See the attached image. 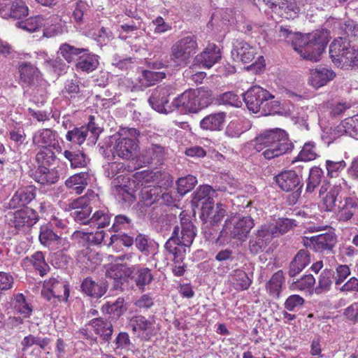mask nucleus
<instances>
[{
  "mask_svg": "<svg viewBox=\"0 0 358 358\" xmlns=\"http://www.w3.org/2000/svg\"><path fill=\"white\" fill-rule=\"evenodd\" d=\"M280 41L289 43L293 49L303 58L317 62L329 42V33L327 30H316L303 35L295 32L287 27L280 26L277 31Z\"/></svg>",
  "mask_w": 358,
  "mask_h": 358,
  "instance_id": "nucleus-1",
  "label": "nucleus"
},
{
  "mask_svg": "<svg viewBox=\"0 0 358 358\" xmlns=\"http://www.w3.org/2000/svg\"><path fill=\"white\" fill-rule=\"evenodd\" d=\"M179 218L180 225L174 227L171 237L164 245L166 251L173 255L177 263L182 262L196 236V227L185 211L180 213Z\"/></svg>",
  "mask_w": 358,
  "mask_h": 358,
  "instance_id": "nucleus-2",
  "label": "nucleus"
},
{
  "mask_svg": "<svg viewBox=\"0 0 358 358\" xmlns=\"http://www.w3.org/2000/svg\"><path fill=\"white\" fill-rule=\"evenodd\" d=\"M107 275L114 281L113 289L121 291L125 289L129 281L134 283L139 290L144 291L145 286L153 280L151 270L139 266L115 264L107 271Z\"/></svg>",
  "mask_w": 358,
  "mask_h": 358,
  "instance_id": "nucleus-3",
  "label": "nucleus"
},
{
  "mask_svg": "<svg viewBox=\"0 0 358 358\" xmlns=\"http://www.w3.org/2000/svg\"><path fill=\"white\" fill-rule=\"evenodd\" d=\"M255 149L266 159L281 156L293 149L286 132L278 128L265 130L255 138Z\"/></svg>",
  "mask_w": 358,
  "mask_h": 358,
  "instance_id": "nucleus-4",
  "label": "nucleus"
},
{
  "mask_svg": "<svg viewBox=\"0 0 358 358\" xmlns=\"http://www.w3.org/2000/svg\"><path fill=\"white\" fill-rule=\"evenodd\" d=\"M140 132L135 128H121L112 136L111 152L122 159H134L138 148Z\"/></svg>",
  "mask_w": 358,
  "mask_h": 358,
  "instance_id": "nucleus-5",
  "label": "nucleus"
},
{
  "mask_svg": "<svg viewBox=\"0 0 358 358\" xmlns=\"http://www.w3.org/2000/svg\"><path fill=\"white\" fill-rule=\"evenodd\" d=\"M212 101V92L206 87L185 91L173 102V107L183 112L196 113L206 108Z\"/></svg>",
  "mask_w": 358,
  "mask_h": 358,
  "instance_id": "nucleus-6",
  "label": "nucleus"
},
{
  "mask_svg": "<svg viewBox=\"0 0 358 358\" xmlns=\"http://www.w3.org/2000/svg\"><path fill=\"white\" fill-rule=\"evenodd\" d=\"M197 50L198 44L194 36L188 35L181 38L176 41L171 48V65L174 67L187 66Z\"/></svg>",
  "mask_w": 358,
  "mask_h": 358,
  "instance_id": "nucleus-7",
  "label": "nucleus"
},
{
  "mask_svg": "<svg viewBox=\"0 0 358 358\" xmlns=\"http://www.w3.org/2000/svg\"><path fill=\"white\" fill-rule=\"evenodd\" d=\"M254 226V220L249 216L234 219L230 222L226 221L220 236L245 241Z\"/></svg>",
  "mask_w": 358,
  "mask_h": 358,
  "instance_id": "nucleus-8",
  "label": "nucleus"
},
{
  "mask_svg": "<svg viewBox=\"0 0 358 358\" xmlns=\"http://www.w3.org/2000/svg\"><path fill=\"white\" fill-rule=\"evenodd\" d=\"M69 287L67 282L59 277H52L43 282L41 295L48 301L57 299L58 301H67L69 296Z\"/></svg>",
  "mask_w": 358,
  "mask_h": 358,
  "instance_id": "nucleus-9",
  "label": "nucleus"
},
{
  "mask_svg": "<svg viewBox=\"0 0 358 358\" xmlns=\"http://www.w3.org/2000/svg\"><path fill=\"white\" fill-rule=\"evenodd\" d=\"M93 120L94 117L91 116L90 121L86 126L75 127L69 130L66 134V140L78 145H82L87 140L90 143L94 144L99 138L101 129L95 125Z\"/></svg>",
  "mask_w": 358,
  "mask_h": 358,
  "instance_id": "nucleus-10",
  "label": "nucleus"
},
{
  "mask_svg": "<svg viewBox=\"0 0 358 358\" xmlns=\"http://www.w3.org/2000/svg\"><path fill=\"white\" fill-rule=\"evenodd\" d=\"M243 97L248 110L257 113L261 108H264L268 105L267 101L274 96L259 86H253L243 94Z\"/></svg>",
  "mask_w": 358,
  "mask_h": 358,
  "instance_id": "nucleus-11",
  "label": "nucleus"
},
{
  "mask_svg": "<svg viewBox=\"0 0 358 358\" xmlns=\"http://www.w3.org/2000/svg\"><path fill=\"white\" fill-rule=\"evenodd\" d=\"M270 224L261 225L252 236L250 243V251L258 254L266 248L268 244L276 237Z\"/></svg>",
  "mask_w": 358,
  "mask_h": 358,
  "instance_id": "nucleus-12",
  "label": "nucleus"
},
{
  "mask_svg": "<svg viewBox=\"0 0 358 358\" xmlns=\"http://www.w3.org/2000/svg\"><path fill=\"white\" fill-rule=\"evenodd\" d=\"M336 243V236L334 232H327L303 238V245L317 252H331Z\"/></svg>",
  "mask_w": 358,
  "mask_h": 358,
  "instance_id": "nucleus-13",
  "label": "nucleus"
},
{
  "mask_svg": "<svg viewBox=\"0 0 358 358\" xmlns=\"http://www.w3.org/2000/svg\"><path fill=\"white\" fill-rule=\"evenodd\" d=\"M32 145L37 148H53L61 150L59 134L50 128H41L33 133Z\"/></svg>",
  "mask_w": 358,
  "mask_h": 358,
  "instance_id": "nucleus-14",
  "label": "nucleus"
},
{
  "mask_svg": "<svg viewBox=\"0 0 358 358\" xmlns=\"http://www.w3.org/2000/svg\"><path fill=\"white\" fill-rule=\"evenodd\" d=\"M257 54V48L241 38L234 39L231 51L234 62L247 64L251 62Z\"/></svg>",
  "mask_w": 358,
  "mask_h": 358,
  "instance_id": "nucleus-15",
  "label": "nucleus"
},
{
  "mask_svg": "<svg viewBox=\"0 0 358 358\" xmlns=\"http://www.w3.org/2000/svg\"><path fill=\"white\" fill-rule=\"evenodd\" d=\"M171 89L168 87L159 86L155 89L148 99L152 108L162 113H169L173 110V105L169 104V96Z\"/></svg>",
  "mask_w": 358,
  "mask_h": 358,
  "instance_id": "nucleus-16",
  "label": "nucleus"
},
{
  "mask_svg": "<svg viewBox=\"0 0 358 358\" xmlns=\"http://www.w3.org/2000/svg\"><path fill=\"white\" fill-rule=\"evenodd\" d=\"M40 243L50 250H63L68 245L66 238L56 234L48 226H42L39 234Z\"/></svg>",
  "mask_w": 358,
  "mask_h": 358,
  "instance_id": "nucleus-17",
  "label": "nucleus"
},
{
  "mask_svg": "<svg viewBox=\"0 0 358 358\" xmlns=\"http://www.w3.org/2000/svg\"><path fill=\"white\" fill-rule=\"evenodd\" d=\"M274 179L279 188L285 192H291L296 188L303 187L299 176L293 170L283 171L276 175Z\"/></svg>",
  "mask_w": 358,
  "mask_h": 358,
  "instance_id": "nucleus-18",
  "label": "nucleus"
},
{
  "mask_svg": "<svg viewBox=\"0 0 358 358\" xmlns=\"http://www.w3.org/2000/svg\"><path fill=\"white\" fill-rule=\"evenodd\" d=\"M80 289L87 296L99 299L106 294L108 289V282L104 279H99L95 281L91 277H87L83 280Z\"/></svg>",
  "mask_w": 358,
  "mask_h": 358,
  "instance_id": "nucleus-19",
  "label": "nucleus"
},
{
  "mask_svg": "<svg viewBox=\"0 0 358 358\" xmlns=\"http://www.w3.org/2000/svg\"><path fill=\"white\" fill-rule=\"evenodd\" d=\"M36 195V188L33 185L20 188L10 199L8 206L10 208L23 207L29 204Z\"/></svg>",
  "mask_w": 358,
  "mask_h": 358,
  "instance_id": "nucleus-20",
  "label": "nucleus"
},
{
  "mask_svg": "<svg viewBox=\"0 0 358 358\" xmlns=\"http://www.w3.org/2000/svg\"><path fill=\"white\" fill-rule=\"evenodd\" d=\"M226 118L225 112L210 113L201 120L199 127L203 131H220L224 128Z\"/></svg>",
  "mask_w": 358,
  "mask_h": 358,
  "instance_id": "nucleus-21",
  "label": "nucleus"
},
{
  "mask_svg": "<svg viewBox=\"0 0 358 358\" xmlns=\"http://www.w3.org/2000/svg\"><path fill=\"white\" fill-rule=\"evenodd\" d=\"M87 199L85 197H80L75 200L71 204L73 208L71 215L77 222L90 225L92 207L87 203Z\"/></svg>",
  "mask_w": 358,
  "mask_h": 358,
  "instance_id": "nucleus-22",
  "label": "nucleus"
},
{
  "mask_svg": "<svg viewBox=\"0 0 358 358\" xmlns=\"http://www.w3.org/2000/svg\"><path fill=\"white\" fill-rule=\"evenodd\" d=\"M215 191L210 185L200 186L194 193L192 205L196 208L208 207L214 204L213 196Z\"/></svg>",
  "mask_w": 358,
  "mask_h": 358,
  "instance_id": "nucleus-23",
  "label": "nucleus"
},
{
  "mask_svg": "<svg viewBox=\"0 0 358 358\" xmlns=\"http://www.w3.org/2000/svg\"><path fill=\"white\" fill-rule=\"evenodd\" d=\"M221 57L220 48L215 44H209L195 59L203 67L210 69L220 60Z\"/></svg>",
  "mask_w": 358,
  "mask_h": 358,
  "instance_id": "nucleus-24",
  "label": "nucleus"
},
{
  "mask_svg": "<svg viewBox=\"0 0 358 358\" xmlns=\"http://www.w3.org/2000/svg\"><path fill=\"white\" fill-rule=\"evenodd\" d=\"M99 66V56L89 51L83 52L80 55L75 64L76 70L85 73H90L98 69Z\"/></svg>",
  "mask_w": 358,
  "mask_h": 358,
  "instance_id": "nucleus-25",
  "label": "nucleus"
},
{
  "mask_svg": "<svg viewBox=\"0 0 358 358\" xmlns=\"http://www.w3.org/2000/svg\"><path fill=\"white\" fill-rule=\"evenodd\" d=\"M129 325L134 332H138L146 341L152 336L153 322L147 320L144 316L137 315L130 320Z\"/></svg>",
  "mask_w": 358,
  "mask_h": 358,
  "instance_id": "nucleus-26",
  "label": "nucleus"
},
{
  "mask_svg": "<svg viewBox=\"0 0 358 358\" xmlns=\"http://www.w3.org/2000/svg\"><path fill=\"white\" fill-rule=\"evenodd\" d=\"M358 199L355 197H345L341 201L338 207L337 218L340 222H348L354 216H357L358 210Z\"/></svg>",
  "mask_w": 358,
  "mask_h": 358,
  "instance_id": "nucleus-27",
  "label": "nucleus"
},
{
  "mask_svg": "<svg viewBox=\"0 0 358 358\" xmlns=\"http://www.w3.org/2000/svg\"><path fill=\"white\" fill-rule=\"evenodd\" d=\"M351 47L350 42L344 38L335 39L329 46V55L332 62L337 66L342 64L345 53Z\"/></svg>",
  "mask_w": 358,
  "mask_h": 358,
  "instance_id": "nucleus-28",
  "label": "nucleus"
},
{
  "mask_svg": "<svg viewBox=\"0 0 358 358\" xmlns=\"http://www.w3.org/2000/svg\"><path fill=\"white\" fill-rule=\"evenodd\" d=\"M311 262L310 252L304 249L297 252L289 263L288 275L295 277L299 274Z\"/></svg>",
  "mask_w": 358,
  "mask_h": 358,
  "instance_id": "nucleus-29",
  "label": "nucleus"
},
{
  "mask_svg": "<svg viewBox=\"0 0 358 358\" xmlns=\"http://www.w3.org/2000/svg\"><path fill=\"white\" fill-rule=\"evenodd\" d=\"M336 76L335 73L327 68L319 67L310 71L308 83L315 88L325 85Z\"/></svg>",
  "mask_w": 358,
  "mask_h": 358,
  "instance_id": "nucleus-30",
  "label": "nucleus"
},
{
  "mask_svg": "<svg viewBox=\"0 0 358 358\" xmlns=\"http://www.w3.org/2000/svg\"><path fill=\"white\" fill-rule=\"evenodd\" d=\"M225 214L226 210L222 203H217L215 206L213 204L208 207H203L201 218L211 225H216L222 221Z\"/></svg>",
  "mask_w": 358,
  "mask_h": 358,
  "instance_id": "nucleus-31",
  "label": "nucleus"
},
{
  "mask_svg": "<svg viewBox=\"0 0 358 358\" xmlns=\"http://www.w3.org/2000/svg\"><path fill=\"white\" fill-rule=\"evenodd\" d=\"M38 216L35 210L31 208H26L17 210L13 214V223L15 228L31 227L37 222Z\"/></svg>",
  "mask_w": 358,
  "mask_h": 358,
  "instance_id": "nucleus-32",
  "label": "nucleus"
},
{
  "mask_svg": "<svg viewBox=\"0 0 358 358\" xmlns=\"http://www.w3.org/2000/svg\"><path fill=\"white\" fill-rule=\"evenodd\" d=\"M91 325L94 331L99 335L101 339V344H109L111 340L113 327L110 322L103 320L102 318H95L91 320Z\"/></svg>",
  "mask_w": 358,
  "mask_h": 358,
  "instance_id": "nucleus-33",
  "label": "nucleus"
},
{
  "mask_svg": "<svg viewBox=\"0 0 358 358\" xmlns=\"http://www.w3.org/2000/svg\"><path fill=\"white\" fill-rule=\"evenodd\" d=\"M34 177L37 182L43 185H48L57 182L59 174L55 169H49L47 166H38L35 172Z\"/></svg>",
  "mask_w": 358,
  "mask_h": 358,
  "instance_id": "nucleus-34",
  "label": "nucleus"
},
{
  "mask_svg": "<svg viewBox=\"0 0 358 358\" xmlns=\"http://www.w3.org/2000/svg\"><path fill=\"white\" fill-rule=\"evenodd\" d=\"M229 280L234 288L238 291L248 289L252 283V279L241 269L233 271L229 276Z\"/></svg>",
  "mask_w": 358,
  "mask_h": 358,
  "instance_id": "nucleus-35",
  "label": "nucleus"
},
{
  "mask_svg": "<svg viewBox=\"0 0 358 358\" xmlns=\"http://www.w3.org/2000/svg\"><path fill=\"white\" fill-rule=\"evenodd\" d=\"M285 3L277 14L287 19L295 18L304 7L306 0H286Z\"/></svg>",
  "mask_w": 358,
  "mask_h": 358,
  "instance_id": "nucleus-36",
  "label": "nucleus"
},
{
  "mask_svg": "<svg viewBox=\"0 0 358 358\" xmlns=\"http://www.w3.org/2000/svg\"><path fill=\"white\" fill-rule=\"evenodd\" d=\"M89 175L87 172H81L69 177L65 182L66 186L80 194L87 185Z\"/></svg>",
  "mask_w": 358,
  "mask_h": 358,
  "instance_id": "nucleus-37",
  "label": "nucleus"
},
{
  "mask_svg": "<svg viewBox=\"0 0 358 358\" xmlns=\"http://www.w3.org/2000/svg\"><path fill=\"white\" fill-rule=\"evenodd\" d=\"M162 192L159 185L145 186L141 189V201L144 206H150L159 199Z\"/></svg>",
  "mask_w": 358,
  "mask_h": 358,
  "instance_id": "nucleus-38",
  "label": "nucleus"
},
{
  "mask_svg": "<svg viewBox=\"0 0 358 358\" xmlns=\"http://www.w3.org/2000/svg\"><path fill=\"white\" fill-rule=\"evenodd\" d=\"M63 155L70 162L71 167L73 169L85 167L90 162V159L80 150L71 151L66 150L64 151Z\"/></svg>",
  "mask_w": 358,
  "mask_h": 358,
  "instance_id": "nucleus-39",
  "label": "nucleus"
},
{
  "mask_svg": "<svg viewBox=\"0 0 358 358\" xmlns=\"http://www.w3.org/2000/svg\"><path fill=\"white\" fill-rule=\"evenodd\" d=\"M284 281L285 278L282 271H278L272 275L266 286L267 292L271 296L276 299L280 297Z\"/></svg>",
  "mask_w": 358,
  "mask_h": 358,
  "instance_id": "nucleus-40",
  "label": "nucleus"
},
{
  "mask_svg": "<svg viewBox=\"0 0 358 358\" xmlns=\"http://www.w3.org/2000/svg\"><path fill=\"white\" fill-rule=\"evenodd\" d=\"M24 264L31 263L34 268L38 271L41 276H44L50 270V266L45 260V256L41 251L34 253L30 257H26L23 259Z\"/></svg>",
  "mask_w": 358,
  "mask_h": 358,
  "instance_id": "nucleus-41",
  "label": "nucleus"
},
{
  "mask_svg": "<svg viewBox=\"0 0 358 358\" xmlns=\"http://www.w3.org/2000/svg\"><path fill=\"white\" fill-rule=\"evenodd\" d=\"M165 155L166 150L164 147L158 144H152L144 151L143 157L144 162L148 164L153 162L158 163L164 159Z\"/></svg>",
  "mask_w": 358,
  "mask_h": 358,
  "instance_id": "nucleus-42",
  "label": "nucleus"
},
{
  "mask_svg": "<svg viewBox=\"0 0 358 358\" xmlns=\"http://www.w3.org/2000/svg\"><path fill=\"white\" fill-rule=\"evenodd\" d=\"M83 52H87V48H77L69 43H62L57 53L68 63L74 62L76 57H79Z\"/></svg>",
  "mask_w": 358,
  "mask_h": 358,
  "instance_id": "nucleus-43",
  "label": "nucleus"
},
{
  "mask_svg": "<svg viewBox=\"0 0 358 358\" xmlns=\"http://www.w3.org/2000/svg\"><path fill=\"white\" fill-rule=\"evenodd\" d=\"M65 31V27L61 18L59 16H54L50 19L47 27L43 29V36L51 38L62 34Z\"/></svg>",
  "mask_w": 358,
  "mask_h": 358,
  "instance_id": "nucleus-44",
  "label": "nucleus"
},
{
  "mask_svg": "<svg viewBox=\"0 0 358 358\" xmlns=\"http://www.w3.org/2000/svg\"><path fill=\"white\" fill-rule=\"evenodd\" d=\"M73 238H81L86 241L91 245H99L103 241L105 232L103 230H97L95 232H83L81 231H76L73 235Z\"/></svg>",
  "mask_w": 358,
  "mask_h": 358,
  "instance_id": "nucleus-45",
  "label": "nucleus"
},
{
  "mask_svg": "<svg viewBox=\"0 0 358 358\" xmlns=\"http://www.w3.org/2000/svg\"><path fill=\"white\" fill-rule=\"evenodd\" d=\"M111 214L106 209L99 210L94 213L90 217V227L96 229L108 227L110 223Z\"/></svg>",
  "mask_w": 358,
  "mask_h": 358,
  "instance_id": "nucleus-46",
  "label": "nucleus"
},
{
  "mask_svg": "<svg viewBox=\"0 0 358 358\" xmlns=\"http://www.w3.org/2000/svg\"><path fill=\"white\" fill-rule=\"evenodd\" d=\"M19 73L21 80L27 85H30L38 76V71L31 64L22 62L19 65Z\"/></svg>",
  "mask_w": 358,
  "mask_h": 358,
  "instance_id": "nucleus-47",
  "label": "nucleus"
},
{
  "mask_svg": "<svg viewBox=\"0 0 358 358\" xmlns=\"http://www.w3.org/2000/svg\"><path fill=\"white\" fill-rule=\"evenodd\" d=\"M339 131L355 137L358 135V115L345 119L338 127Z\"/></svg>",
  "mask_w": 358,
  "mask_h": 358,
  "instance_id": "nucleus-48",
  "label": "nucleus"
},
{
  "mask_svg": "<svg viewBox=\"0 0 358 358\" xmlns=\"http://www.w3.org/2000/svg\"><path fill=\"white\" fill-rule=\"evenodd\" d=\"M40 150L36 155V161L38 166H49L56 160V155L53 148H39Z\"/></svg>",
  "mask_w": 358,
  "mask_h": 358,
  "instance_id": "nucleus-49",
  "label": "nucleus"
},
{
  "mask_svg": "<svg viewBox=\"0 0 358 358\" xmlns=\"http://www.w3.org/2000/svg\"><path fill=\"white\" fill-rule=\"evenodd\" d=\"M276 237L287 233L296 225V221L289 218L278 219L275 223L270 224Z\"/></svg>",
  "mask_w": 358,
  "mask_h": 358,
  "instance_id": "nucleus-50",
  "label": "nucleus"
},
{
  "mask_svg": "<svg viewBox=\"0 0 358 358\" xmlns=\"http://www.w3.org/2000/svg\"><path fill=\"white\" fill-rule=\"evenodd\" d=\"M197 183L196 178L189 175L184 178H180L177 181V190L180 196H184L190 192Z\"/></svg>",
  "mask_w": 358,
  "mask_h": 358,
  "instance_id": "nucleus-51",
  "label": "nucleus"
},
{
  "mask_svg": "<svg viewBox=\"0 0 358 358\" xmlns=\"http://www.w3.org/2000/svg\"><path fill=\"white\" fill-rule=\"evenodd\" d=\"M18 27L30 33L36 31L43 24V19L41 16L30 17L24 21L17 22Z\"/></svg>",
  "mask_w": 358,
  "mask_h": 358,
  "instance_id": "nucleus-52",
  "label": "nucleus"
},
{
  "mask_svg": "<svg viewBox=\"0 0 358 358\" xmlns=\"http://www.w3.org/2000/svg\"><path fill=\"white\" fill-rule=\"evenodd\" d=\"M317 152L315 144L313 142H308L304 144L300 151L298 159L301 161L308 162L316 159Z\"/></svg>",
  "mask_w": 358,
  "mask_h": 358,
  "instance_id": "nucleus-53",
  "label": "nucleus"
},
{
  "mask_svg": "<svg viewBox=\"0 0 358 358\" xmlns=\"http://www.w3.org/2000/svg\"><path fill=\"white\" fill-rule=\"evenodd\" d=\"M116 192L118 199L127 205L133 203L136 200L133 189L129 187L127 185L117 186L116 187Z\"/></svg>",
  "mask_w": 358,
  "mask_h": 358,
  "instance_id": "nucleus-54",
  "label": "nucleus"
},
{
  "mask_svg": "<svg viewBox=\"0 0 358 358\" xmlns=\"http://www.w3.org/2000/svg\"><path fill=\"white\" fill-rule=\"evenodd\" d=\"M124 299L119 297L115 302H107L103 306L102 309L106 313L119 317L124 313Z\"/></svg>",
  "mask_w": 358,
  "mask_h": 358,
  "instance_id": "nucleus-55",
  "label": "nucleus"
},
{
  "mask_svg": "<svg viewBox=\"0 0 358 358\" xmlns=\"http://www.w3.org/2000/svg\"><path fill=\"white\" fill-rule=\"evenodd\" d=\"M315 283V279L313 275H304L300 279L294 281L292 284V287L294 289L300 291H306L310 289Z\"/></svg>",
  "mask_w": 358,
  "mask_h": 358,
  "instance_id": "nucleus-56",
  "label": "nucleus"
},
{
  "mask_svg": "<svg viewBox=\"0 0 358 358\" xmlns=\"http://www.w3.org/2000/svg\"><path fill=\"white\" fill-rule=\"evenodd\" d=\"M244 129L242 127L241 122L238 119L232 120L227 126L224 135L229 138H238Z\"/></svg>",
  "mask_w": 358,
  "mask_h": 358,
  "instance_id": "nucleus-57",
  "label": "nucleus"
},
{
  "mask_svg": "<svg viewBox=\"0 0 358 358\" xmlns=\"http://www.w3.org/2000/svg\"><path fill=\"white\" fill-rule=\"evenodd\" d=\"M133 225L132 219L125 215H117L115 217L111 229L117 232L122 229H128Z\"/></svg>",
  "mask_w": 358,
  "mask_h": 358,
  "instance_id": "nucleus-58",
  "label": "nucleus"
},
{
  "mask_svg": "<svg viewBox=\"0 0 358 358\" xmlns=\"http://www.w3.org/2000/svg\"><path fill=\"white\" fill-rule=\"evenodd\" d=\"M341 67H358V50L350 47L342 60Z\"/></svg>",
  "mask_w": 358,
  "mask_h": 358,
  "instance_id": "nucleus-59",
  "label": "nucleus"
},
{
  "mask_svg": "<svg viewBox=\"0 0 358 358\" xmlns=\"http://www.w3.org/2000/svg\"><path fill=\"white\" fill-rule=\"evenodd\" d=\"M304 301V299L301 296L292 294L285 300L284 307L287 311H296L303 306Z\"/></svg>",
  "mask_w": 358,
  "mask_h": 358,
  "instance_id": "nucleus-60",
  "label": "nucleus"
},
{
  "mask_svg": "<svg viewBox=\"0 0 358 358\" xmlns=\"http://www.w3.org/2000/svg\"><path fill=\"white\" fill-rule=\"evenodd\" d=\"M15 308L24 317H28L31 313V308L25 300L22 294H18L15 297Z\"/></svg>",
  "mask_w": 358,
  "mask_h": 358,
  "instance_id": "nucleus-61",
  "label": "nucleus"
},
{
  "mask_svg": "<svg viewBox=\"0 0 358 358\" xmlns=\"http://www.w3.org/2000/svg\"><path fill=\"white\" fill-rule=\"evenodd\" d=\"M339 194V189L336 187H331L325 196L323 197V203L327 211H331L336 205V201Z\"/></svg>",
  "mask_w": 358,
  "mask_h": 358,
  "instance_id": "nucleus-62",
  "label": "nucleus"
},
{
  "mask_svg": "<svg viewBox=\"0 0 358 358\" xmlns=\"http://www.w3.org/2000/svg\"><path fill=\"white\" fill-rule=\"evenodd\" d=\"M219 101L225 105H230L234 107H240L242 105L241 100L238 95L232 92H227L220 95Z\"/></svg>",
  "mask_w": 358,
  "mask_h": 358,
  "instance_id": "nucleus-63",
  "label": "nucleus"
},
{
  "mask_svg": "<svg viewBox=\"0 0 358 358\" xmlns=\"http://www.w3.org/2000/svg\"><path fill=\"white\" fill-rule=\"evenodd\" d=\"M125 169L126 166L123 163L117 162L108 163L104 167L105 175L110 178L122 173Z\"/></svg>",
  "mask_w": 358,
  "mask_h": 358,
  "instance_id": "nucleus-64",
  "label": "nucleus"
}]
</instances>
